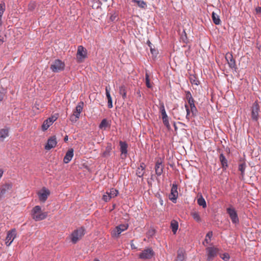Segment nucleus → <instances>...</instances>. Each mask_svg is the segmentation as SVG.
Instances as JSON below:
<instances>
[{"label": "nucleus", "instance_id": "nucleus-45", "mask_svg": "<svg viewBox=\"0 0 261 261\" xmlns=\"http://www.w3.org/2000/svg\"><path fill=\"white\" fill-rule=\"evenodd\" d=\"M91 2L97 5V8L100 7L102 5L100 0H91Z\"/></svg>", "mask_w": 261, "mask_h": 261}, {"label": "nucleus", "instance_id": "nucleus-38", "mask_svg": "<svg viewBox=\"0 0 261 261\" xmlns=\"http://www.w3.org/2000/svg\"><path fill=\"white\" fill-rule=\"evenodd\" d=\"M245 169H246L245 163H242L239 165V170L241 171L242 176H244V175L245 174Z\"/></svg>", "mask_w": 261, "mask_h": 261}, {"label": "nucleus", "instance_id": "nucleus-19", "mask_svg": "<svg viewBox=\"0 0 261 261\" xmlns=\"http://www.w3.org/2000/svg\"><path fill=\"white\" fill-rule=\"evenodd\" d=\"M112 150V144L111 143L108 142L107 144L105 150L102 153L101 156L103 158H107L111 155Z\"/></svg>", "mask_w": 261, "mask_h": 261}, {"label": "nucleus", "instance_id": "nucleus-3", "mask_svg": "<svg viewBox=\"0 0 261 261\" xmlns=\"http://www.w3.org/2000/svg\"><path fill=\"white\" fill-rule=\"evenodd\" d=\"M87 58V50L82 45L77 47L76 59L79 63L83 62Z\"/></svg>", "mask_w": 261, "mask_h": 261}, {"label": "nucleus", "instance_id": "nucleus-59", "mask_svg": "<svg viewBox=\"0 0 261 261\" xmlns=\"http://www.w3.org/2000/svg\"><path fill=\"white\" fill-rule=\"evenodd\" d=\"M174 127H175V129H176V128H177V127H176V125H175V123H174Z\"/></svg>", "mask_w": 261, "mask_h": 261}, {"label": "nucleus", "instance_id": "nucleus-28", "mask_svg": "<svg viewBox=\"0 0 261 261\" xmlns=\"http://www.w3.org/2000/svg\"><path fill=\"white\" fill-rule=\"evenodd\" d=\"M6 6L4 2L0 3V27L2 25V16L5 11Z\"/></svg>", "mask_w": 261, "mask_h": 261}, {"label": "nucleus", "instance_id": "nucleus-50", "mask_svg": "<svg viewBox=\"0 0 261 261\" xmlns=\"http://www.w3.org/2000/svg\"><path fill=\"white\" fill-rule=\"evenodd\" d=\"M212 236H213V232L212 231H209V232H208L207 233L205 237L208 238L209 240H211V238L212 237Z\"/></svg>", "mask_w": 261, "mask_h": 261}, {"label": "nucleus", "instance_id": "nucleus-25", "mask_svg": "<svg viewBox=\"0 0 261 261\" xmlns=\"http://www.w3.org/2000/svg\"><path fill=\"white\" fill-rule=\"evenodd\" d=\"M106 192L111 199L117 196L119 193L118 191L114 188H112Z\"/></svg>", "mask_w": 261, "mask_h": 261}, {"label": "nucleus", "instance_id": "nucleus-41", "mask_svg": "<svg viewBox=\"0 0 261 261\" xmlns=\"http://www.w3.org/2000/svg\"><path fill=\"white\" fill-rule=\"evenodd\" d=\"M79 118V116H77L76 115H75V114H72V115H70V120L72 122V123H75L76 122L78 119Z\"/></svg>", "mask_w": 261, "mask_h": 261}, {"label": "nucleus", "instance_id": "nucleus-54", "mask_svg": "<svg viewBox=\"0 0 261 261\" xmlns=\"http://www.w3.org/2000/svg\"><path fill=\"white\" fill-rule=\"evenodd\" d=\"M229 67L230 68H231V69L232 70H234L235 71H236V70H237V66H229Z\"/></svg>", "mask_w": 261, "mask_h": 261}, {"label": "nucleus", "instance_id": "nucleus-37", "mask_svg": "<svg viewBox=\"0 0 261 261\" xmlns=\"http://www.w3.org/2000/svg\"><path fill=\"white\" fill-rule=\"evenodd\" d=\"M185 107L187 112V115L186 117V119H188V120H190V118L192 117L191 110L187 105H185Z\"/></svg>", "mask_w": 261, "mask_h": 261}, {"label": "nucleus", "instance_id": "nucleus-39", "mask_svg": "<svg viewBox=\"0 0 261 261\" xmlns=\"http://www.w3.org/2000/svg\"><path fill=\"white\" fill-rule=\"evenodd\" d=\"M190 107V110L192 114V116L195 117L197 115V110L195 105L191 106Z\"/></svg>", "mask_w": 261, "mask_h": 261}, {"label": "nucleus", "instance_id": "nucleus-5", "mask_svg": "<svg viewBox=\"0 0 261 261\" xmlns=\"http://www.w3.org/2000/svg\"><path fill=\"white\" fill-rule=\"evenodd\" d=\"M160 110L161 113L163 122L168 129H170V125L168 120V117L166 113L165 106L163 103L160 104Z\"/></svg>", "mask_w": 261, "mask_h": 261}, {"label": "nucleus", "instance_id": "nucleus-36", "mask_svg": "<svg viewBox=\"0 0 261 261\" xmlns=\"http://www.w3.org/2000/svg\"><path fill=\"white\" fill-rule=\"evenodd\" d=\"M108 126V123L106 119H103L101 120L99 125V127L100 129L104 128L106 129V127H107Z\"/></svg>", "mask_w": 261, "mask_h": 261}, {"label": "nucleus", "instance_id": "nucleus-15", "mask_svg": "<svg viewBox=\"0 0 261 261\" xmlns=\"http://www.w3.org/2000/svg\"><path fill=\"white\" fill-rule=\"evenodd\" d=\"M12 184L6 183L0 188V200L4 197L7 192L12 189Z\"/></svg>", "mask_w": 261, "mask_h": 261}, {"label": "nucleus", "instance_id": "nucleus-31", "mask_svg": "<svg viewBox=\"0 0 261 261\" xmlns=\"http://www.w3.org/2000/svg\"><path fill=\"white\" fill-rule=\"evenodd\" d=\"M197 203L200 206H202V207H203V208H205L206 207V201L202 195H200V196L198 198Z\"/></svg>", "mask_w": 261, "mask_h": 261}, {"label": "nucleus", "instance_id": "nucleus-9", "mask_svg": "<svg viewBox=\"0 0 261 261\" xmlns=\"http://www.w3.org/2000/svg\"><path fill=\"white\" fill-rule=\"evenodd\" d=\"M128 227V224H121L116 226L112 232V236L118 237L119 234L123 231L126 230Z\"/></svg>", "mask_w": 261, "mask_h": 261}, {"label": "nucleus", "instance_id": "nucleus-33", "mask_svg": "<svg viewBox=\"0 0 261 261\" xmlns=\"http://www.w3.org/2000/svg\"><path fill=\"white\" fill-rule=\"evenodd\" d=\"M191 216H192L193 218L198 222H199L201 221V218L199 215V214L198 212L194 211L191 212Z\"/></svg>", "mask_w": 261, "mask_h": 261}, {"label": "nucleus", "instance_id": "nucleus-42", "mask_svg": "<svg viewBox=\"0 0 261 261\" xmlns=\"http://www.w3.org/2000/svg\"><path fill=\"white\" fill-rule=\"evenodd\" d=\"M145 82H146V86L148 88H150L151 85L150 84L149 76L147 72H146V74H145Z\"/></svg>", "mask_w": 261, "mask_h": 261}, {"label": "nucleus", "instance_id": "nucleus-21", "mask_svg": "<svg viewBox=\"0 0 261 261\" xmlns=\"http://www.w3.org/2000/svg\"><path fill=\"white\" fill-rule=\"evenodd\" d=\"M146 166L144 163H141L140 166L137 168L136 170V174L139 177H142L144 174V170Z\"/></svg>", "mask_w": 261, "mask_h": 261}, {"label": "nucleus", "instance_id": "nucleus-24", "mask_svg": "<svg viewBox=\"0 0 261 261\" xmlns=\"http://www.w3.org/2000/svg\"><path fill=\"white\" fill-rule=\"evenodd\" d=\"M83 105L84 103L83 102L79 103V104L76 106L75 110L74 111L73 114H75V115L80 117V114L83 111Z\"/></svg>", "mask_w": 261, "mask_h": 261}, {"label": "nucleus", "instance_id": "nucleus-46", "mask_svg": "<svg viewBox=\"0 0 261 261\" xmlns=\"http://www.w3.org/2000/svg\"><path fill=\"white\" fill-rule=\"evenodd\" d=\"M102 199L105 202H108L111 199L109 196L107 194V192H106V193L103 194Z\"/></svg>", "mask_w": 261, "mask_h": 261}, {"label": "nucleus", "instance_id": "nucleus-29", "mask_svg": "<svg viewBox=\"0 0 261 261\" xmlns=\"http://www.w3.org/2000/svg\"><path fill=\"white\" fill-rule=\"evenodd\" d=\"M175 261H185V254L182 250H178L177 256Z\"/></svg>", "mask_w": 261, "mask_h": 261}, {"label": "nucleus", "instance_id": "nucleus-2", "mask_svg": "<svg viewBox=\"0 0 261 261\" xmlns=\"http://www.w3.org/2000/svg\"><path fill=\"white\" fill-rule=\"evenodd\" d=\"M85 234V229L83 227L75 230L71 234L72 243L75 244Z\"/></svg>", "mask_w": 261, "mask_h": 261}, {"label": "nucleus", "instance_id": "nucleus-12", "mask_svg": "<svg viewBox=\"0 0 261 261\" xmlns=\"http://www.w3.org/2000/svg\"><path fill=\"white\" fill-rule=\"evenodd\" d=\"M120 145V151L121 152V158L122 159H125L127 155V148L128 145L126 142L120 141L119 142Z\"/></svg>", "mask_w": 261, "mask_h": 261}, {"label": "nucleus", "instance_id": "nucleus-26", "mask_svg": "<svg viewBox=\"0 0 261 261\" xmlns=\"http://www.w3.org/2000/svg\"><path fill=\"white\" fill-rule=\"evenodd\" d=\"M212 18L213 20V22L216 24L219 25L221 23V20L220 19V17L218 15H217L216 13L214 12H213L212 14Z\"/></svg>", "mask_w": 261, "mask_h": 261}, {"label": "nucleus", "instance_id": "nucleus-43", "mask_svg": "<svg viewBox=\"0 0 261 261\" xmlns=\"http://www.w3.org/2000/svg\"><path fill=\"white\" fill-rule=\"evenodd\" d=\"M51 65H64V63L62 62V61L59 60V59H56L53 64Z\"/></svg>", "mask_w": 261, "mask_h": 261}, {"label": "nucleus", "instance_id": "nucleus-22", "mask_svg": "<svg viewBox=\"0 0 261 261\" xmlns=\"http://www.w3.org/2000/svg\"><path fill=\"white\" fill-rule=\"evenodd\" d=\"M9 136L8 127H5L0 129V141H3Z\"/></svg>", "mask_w": 261, "mask_h": 261}, {"label": "nucleus", "instance_id": "nucleus-60", "mask_svg": "<svg viewBox=\"0 0 261 261\" xmlns=\"http://www.w3.org/2000/svg\"><path fill=\"white\" fill-rule=\"evenodd\" d=\"M94 261H100V260H98V259H95L94 260Z\"/></svg>", "mask_w": 261, "mask_h": 261}, {"label": "nucleus", "instance_id": "nucleus-4", "mask_svg": "<svg viewBox=\"0 0 261 261\" xmlns=\"http://www.w3.org/2000/svg\"><path fill=\"white\" fill-rule=\"evenodd\" d=\"M155 253L152 248L148 247L144 249L139 255V257L142 259H151L154 256Z\"/></svg>", "mask_w": 261, "mask_h": 261}, {"label": "nucleus", "instance_id": "nucleus-6", "mask_svg": "<svg viewBox=\"0 0 261 261\" xmlns=\"http://www.w3.org/2000/svg\"><path fill=\"white\" fill-rule=\"evenodd\" d=\"M226 212L229 215L233 224H237L239 223V219L237 213L233 207H229L227 208Z\"/></svg>", "mask_w": 261, "mask_h": 261}, {"label": "nucleus", "instance_id": "nucleus-40", "mask_svg": "<svg viewBox=\"0 0 261 261\" xmlns=\"http://www.w3.org/2000/svg\"><path fill=\"white\" fill-rule=\"evenodd\" d=\"M6 93V90L5 88L0 87V101L3 100Z\"/></svg>", "mask_w": 261, "mask_h": 261}, {"label": "nucleus", "instance_id": "nucleus-55", "mask_svg": "<svg viewBox=\"0 0 261 261\" xmlns=\"http://www.w3.org/2000/svg\"><path fill=\"white\" fill-rule=\"evenodd\" d=\"M152 54H154L156 53V50L152 47V52H151Z\"/></svg>", "mask_w": 261, "mask_h": 261}, {"label": "nucleus", "instance_id": "nucleus-48", "mask_svg": "<svg viewBox=\"0 0 261 261\" xmlns=\"http://www.w3.org/2000/svg\"><path fill=\"white\" fill-rule=\"evenodd\" d=\"M186 98L187 100L193 98L192 94L190 91H187L186 92Z\"/></svg>", "mask_w": 261, "mask_h": 261}, {"label": "nucleus", "instance_id": "nucleus-13", "mask_svg": "<svg viewBox=\"0 0 261 261\" xmlns=\"http://www.w3.org/2000/svg\"><path fill=\"white\" fill-rule=\"evenodd\" d=\"M177 196V186L176 184H173L171 189L170 194L169 195V199L173 203H176Z\"/></svg>", "mask_w": 261, "mask_h": 261}, {"label": "nucleus", "instance_id": "nucleus-47", "mask_svg": "<svg viewBox=\"0 0 261 261\" xmlns=\"http://www.w3.org/2000/svg\"><path fill=\"white\" fill-rule=\"evenodd\" d=\"M110 19L112 21H116L118 20L117 16L116 14H114L111 16Z\"/></svg>", "mask_w": 261, "mask_h": 261}, {"label": "nucleus", "instance_id": "nucleus-32", "mask_svg": "<svg viewBox=\"0 0 261 261\" xmlns=\"http://www.w3.org/2000/svg\"><path fill=\"white\" fill-rule=\"evenodd\" d=\"M171 227L174 234H175L178 228V222L176 221H173L171 223Z\"/></svg>", "mask_w": 261, "mask_h": 261}, {"label": "nucleus", "instance_id": "nucleus-27", "mask_svg": "<svg viewBox=\"0 0 261 261\" xmlns=\"http://www.w3.org/2000/svg\"><path fill=\"white\" fill-rule=\"evenodd\" d=\"M132 2L136 3L140 8L145 9L147 6L146 3L143 0H132Z\"/></svg>", "mask_w": 261, "mask_h": 261}, {"label": "nucleus", "instance_id": "nucleus-61", "mask_svg": "<svg viewBox=\"0 0 261 261\" xmlns=\"http://www.w3.org/2000/svg\"><path fill=\"white\" fill-rule=\"evenodd\" d=\"M161 204H163V201L162 200V201H161Z\"/></svg>", "mask_w": 261, "mask_h": 261}, {"label": "nucleus", "instance_id": "nucleus-53", "mask_svg": "<svg viewBox=\"0 0 261 261\" xmlns=\"http://www.w3.org/2000/svg\"><path fill=\"white\" fill-rule=\"evenodd\" d=\"M256 12L257 13H259L261 12V7H258L255 9Z\"/></svg>", "mask_w": 261, "mask_h": 261}, {"label": "nucleus", "instance_id": "nucleus-8", "mask_svg": "<svg viewBox=\"0 0 261 261\" xmlns=\"http://www.w3.org/2000/svg\"><path fill=\"white\" fill-rule=\"evenodd\" d=\"M16 236V230L15 228L12 229L7 232L6 239V244L7 246H9Z\"/></svg>", "mask_w": 261, "mask_h": 261}, {"label": "nucleus", "instance_id": "nucleus-1", "mask_svg": "<svg viewBox=\"0 0 261 261\" xmlns=\"http://www.w3.org/2000/svg\"><path fill=\"white\" fill-rule=\"evenodd\" d=\"M32 218L36 221H39L45 219L47 216V212H42L41 207L36 205L33 207L31 212Z\"/></svg>", "mask_w": 261, "mask_h": 261}, {"label": "nucleus", "instance_id": "nucleus-11", "mask_svg": "<svg viewBox=\"0 0 261 261\" xmlns=\"http://www.w3.org/2000/svg\"><path fill=\"white\" fill-rule=\"evenodd\" d=\"M259 111V106L257 101H255L251 108V118L253 121L258 120V112Z\"/></svg>", "mask_w": 261, "mask_h": 261}, {"label": "nucleus", "instance_id": "nucleus-58", "mask_svg": "<svg viewBox=\"0 0 261 261\" xmlns=\"http://www.w3.org/2000/svg\"><path fill=\"white\" fill-rule=\"evenodd\" d=\"M205 241L207 243H208L210 241V240H208V238H206L205 237Z\"/></svg>", "mask_w": 261, "mask_h": 261}, {"label": "nucleus", "instance_id": "nucleus-17", "mask_svg": "<svg viewBox=\"0 0 261 261\" xmlns=\"http://www.w3.org/2000/svg\"><path fill=\"white\" fill-rule=\"evenodd\" d=\"M56 120V118H54L53 117H49L46 120H45L42 125V129L43 130H47L48 127L53 124V123Z\"/></svg>", "mask_w": 261, "mask_h": 261}, {"label": "nucleus", "instance_id": "nucleus-23", "mask_svg": "<svg viewBox=\"0 0 261 261\" xmlns=\"http://www.w3.org/2000/svg\"><path fill=\"white\" fill-rule=\"evenodd\" d=\"M219 160L222 165L223 170H226L228 167L227 160L223 153H221L219 156Z\"/></svg>", "mask_w": 261, "mask_h": 261}, {"label": "nucleus", "instance_id": "nucleus-52", "mask_svg": "<svg viewBox=\"0 0 261 261\" xmlns=\"http://www.w3.org/2000/svg\"><path fill=\"white\" fill-rule=\"evenodd\" d=\"M4 41V37L3 36L0 35V44L3 43Z\"/></svg>", "mask_w": 261, "mask_h": 261}, {"label": "nucleus", "instance_id": "nucleus-57", "mask_svg": "<svg viewBox=\"0 0 261 261\" xmlns=\"http://www.w3.org/2000/svg\"><path fill=\"white\" fill-rule=\"evenodd\" d=\"M68 136H67V135H66V136L64 137V141H65V142L67 141H68Z\"/></svg>", "mask_w": 261, "mask_h": 261}, {"label": "nucleus", "instance_id": "nucleus-49", "mask_svg": "<svg viewBox=\"0 0 261 261\" xmlns=\"http://www.w3.org/2000/svg\"><path fill=\"white\" fill-rule=\"evenodd\" d=\"M147 44L148 45V46L150 48V51L151 52H152V47L153 46V45H152V44L151 43V42L148 40H147Z\"/></svg>", "mask_w": 261, "mask_h": 261}, {"label": "nucleus", "instance_id": "nucleus-34", "mask_svg": "<svg viewBox=\"0 0 261 261\" xmlns=\"http://www.w3.org/2000/svg\"><path fill=\"white\" fill-rule=\"evenodd\" d=\"M119 93L122 95V97L123 99H125L126 97V92L125 90V88L124 86H121L119 88Z\"/></svg>", "mask_w": 261, "mask_h": 261}, {"label": "nucleus", "instance_id": "nucleus-20", "mask_svg": "<svg viewBox=\"0 0 261 261\" xmlns=\"http://www.w3.org/2000/svg\"><path fill=\"white\" fill-rule=\"evenodd\" d=\"M110 89L111 88L109 86H107L106 87V94L108 99V107L110 109L113 108V102L112 98L110 94Z\"/></svg>", "mask_w": 261, "mask_h": 261}, {"label": "nucleus", "instance_id": "nucleus-44", "mask_svg": "<svg viewBox=\"0 0 261 261\" xmlns=\"http://www.w3.org/2000/svg\"><path fill=\"white\" fill-rule=\"evenodd\" d=\"M221 257L223 260L225 261L229 260L230 258L229 255L227 253H223Z\"/></svg>", "mask_w": 261, "mask_h": 261}, {"label": "nucleus", "instance_id": "nucleus-14", "mask_svg": "<svg viewBox=\"0 0 261 261\" xmlns=\"http://www.w3.org/2000/svg\"><path fill=\"white\" fill-rule=\"evenodd\" d=\"M57 144V141L56 136H51L47 140V143L45 145V149L49 150L54 148Z\"/></svg>", "mask_w": 261, "mask_h": 261}, {"label": "nucleus", "instance_id": "nucleus-35", "mask_svg": "<svg viewBox=\"0 0 261 261\" xmlns=\"http://www.w3.org/2000/svg\"><path fill=\"white\" fill-rule=\"evenodd\" d=\"M64 66H50V69L54 72H59L64 70Z\"/></svg>", "mask_w": 261, "mask_h": 261}, {"label": "nucleus", "instance_id": "nucleus-51", "mask_svg": "<svg viewBox=\"0 0 261 261\" xmlns=\"http://www.w3.org/2000/svg\"><path fill=\"white\" fill-rule=\"evenodd\" d=\"M188 103H189L190 106L195 105V104H194V100L193 98H191V99H188Z\"/></svg>", "mask_w": 261, "mask_h": 261}, {"label": "nucleus", "instance_id": "nucleus-10", "mask_svg": "<svg viewBox=\"0 0 261 261\" xmlns=\"http://www.w3.org/2000/svg\"><path fill=\"white\" fill-rule=\"evenodd\" d=\"M164 165L161 158L157 160L155 162L154 170L155 174L158 176H161L164 171Z\"/></svg>", "mask_w": 261, "mask_h": 261}, {"label": "nucleus", "instance_id": "nucleus-18", "mask_svg": "<svg viewBox=\"0 0 261 261\" xmlns=\"http://www.w3.org/2000/svg\"><path fill=\"white\" fill-rule=\"evenodd\" d=\"M73 152L74 151L72 148H70L68 150L63 159V162L64 163L67 164L72 160L74 154Z\"/></svg>", "mask_w": 261, "mask_h": 261}, {"label": "nucleus", "instance_id": "nucleus-7", "mask_svg": "<svg viewBox=\"0 0 261 261\" xmlns=\"http://www.w3.org/2000/svg\"><path fill=\"white\" fill-rule=\"evenodd\" d=\"M207 253V260L213 261L214 258L217 256L218 249L214 247H209L206 249Z\"/></svg>", "mask_w": 261, "mask_h": 261}, {"label": "nucleus", "instance_id": "nucleus-16", "mask_svg": "<svg viewBox=\"0 0 261 261\" xmlns=\"http://www.w3.org/2000/svg\"><path fill=\"white\" fill-rule=\"evenodd\" d=\"M49 194V191L47 189L43 188L41 191L38 193L39 200L41 201L45 202Z\"/></svg>", "mask_w": 261, "mask_h": 261}, {"label": "nucleus", "instance_id": "nucleus-30", "mask_svg": "<svg viewBox=\"0 0 261 261\" xmlns=\"http://www.w3.org/2000/svg\"><path fill=\"white\" fill-rule=\"evenodd\" d=\"M225 59L227 61L228 65H235V62L232 58V56L231 54H226Z\"/></svg>", "mask_w": 261, "mask_h": 261}, {"label": "nucleus", "instance_id": "nucleus-56", "mask_svg": "<svg viewBox=\"0 0 261 261\" xmlns=\"http://www.w3.org/2000/svg\"><path fill=\"white\" fill-rule=\"evenodd\" d=\"M192 83L193 84H195V85H198V84L197 83V81H195V80H194V81L192 82Z\"/></svg>", "mask_w": 261, "mask_h": 261}]
</instances>
